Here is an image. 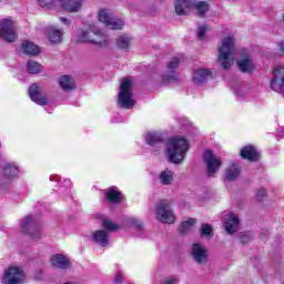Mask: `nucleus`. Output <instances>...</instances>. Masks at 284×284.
I'll list each match as a JSON object with an SVG mask.
<instances>
[{"instance_id": "f257e3e1", "label": "nucleus", "mask_w": 284, "mask_h": 284, "mask_svg": "<svg viewBox=\"0 0 284 284\" xmlns=\"http://www.w3.org/2000/svg\"><path fill=\"white\" fill-rule=\"evenodd\" d=\"M234 59H236V39L234 34L229 33L224 36L219 45V62L224 70L234 65Z\"/></svg>"}, {"instance_id": "f03ea898", "label": "nucleus", "mask_w": 284, "mask_h": 284, "mask_svg": "<svg viewBox=\"0 0 284 284\" xmlns=\"http://www.w3.org/2000/svg\"><path fill=\"white\" fill-rule=\"evenodd\" d=\"M190 150V142L183 136H174L166 145V156L171 163H183Z\"/></svg>"}, {"instance_id": "7ed1b4c3", "label": "nucleus", "mask_w": 284, "mask_h": 284, "mask_svg": "<svg viewBox=\"0 0 284 284\" xmlns=\"http://www.w3.org/2000/svg\"><path fill=\"white\" fill-rule=\"evenodd\" d=\"M132 79L124 78L120 83V92L118 94V105L125 110H132L136 104L132 94Z\"/></svg>"}, {"instance_id": "20e7f679", "label": "nucleus", "mask_w": 284, "mask_h": 284, "mask_svg": "<svg viewBox=\"0 0 284 284\" xmlns=\"http://www.w3.org/2000/svg\"><path fill=\"white\" fill-rule=\"evenodd\" d=\"M85 0H37V3L40 8H54L55 6H60L62 10L65 12H81V8H83V2Z\"/></svg>"}, {"instance_id": "39448f33", "label": "nucleus", "mask_w": 284, "mask_h": 284, "mask_svg": "<svg viewBox=\"0 0 284 284\" xmlns=\"http://www.w3.org/2000/svg\"><path fill=\"white\" fill-rule=\"evenodd\" d=\"M195 8L197 9L200 17H203V14L210 10L207 2H196V0H175V12L179 16L190 14V12Z\"/></svg>"}, {"instance_id": "423d86ee", "label": "nucleus", "mask_w": 284, "mask_h": 284, "mask_svg": "<svg viewBox=\"0 0 284 284\" xmlns=\"http://www.w3.org/2000/svg\"><path fill=\"white\" fill-rule=\"evenodd\" d=\"M80 43H95L97 45H105V36L94 24L89 26L78 33Z\"/></svg>"}, {"instance_id": "0eeeda50", "label": "nucleus", "mask_w": 284, "mask_h": 284, "mask_svg": "<svg viewBox=\"0 0 284 284\" xmlns=\"http://www.w3.org/2000/svg\"><path fill=\"white\" fill-rule=\"evenodd\" d=\"M2 284H23L26 283V271L21 266H9L2 276Z\"/></svg>"}, {"instance_id": "6e6552de", "label": "nucleus", "mask_w": 284, "mask_h": 284, "mask_svg": "<svg viewBox=\"0 0 284 284\" xmlns=\"http://www.w3.org/2000/svg\"><path fill=\"white\" fill-rule=\"evenodd\" d=\"M21 230L24 232V234H28L33 241H39L43 236V229L37 224V221H34V217L32 215H29L24 217L21 222Z\"/></svg>"}, {"instance_id": "1a4fd4ad", "label": "nucleus", "mask_w": 284, "mask_h": 284, "mask_svg": "<svg viewBox=\"0 0 284 284\" xmlns=\"http://www.w3.org/2000/svg\"><path fill=\"white\" fill-rule=\"evenodd\" d=\"M98 18L101 23H104L109 30H121L125 23L123 20L114 18L112 10L100 9Z\"/></svg>"}, {"instance_id": "9d476101", "label": "nucleus", "mask_w": 284, "mask_h": 284, "mask_svg": "<svg viewBox=\"0 0 284 284\" xmlns=\"http://www.w3.org/2000/svg\"><path fill=\"white\" fill-rule=\"evenodd\" d=\"M156 219L161 223H174L176 221V215H174V212L172 211V207L170 206V201L162 200L156 206Z\"/></svg>"}, {"instance_id": "9b49d317", "label": "nucleus", "mask_w": 284, "mask_h": 284, "mask_svg": "<svg viewBox=\"0 0 284 284\" xmlns=\"http://www.w3.org/2000/svg\"><path fill=\"white\" fill-rule=\"evenodd\" d=\"M203 159L206 165L209 176H214V174H216V172H219V170H221V166L223 165L221 156L216 155L211 150L204 152Z\"/></svg>"}, {"instance_id": "f8f14e48", "label": "nucleus", "mask_w": 284, "mask_h": 284, "mask_svg": "<svg viewBox=\"0 0 284 284\" xmlns=\"http://www.w3.org/2000/svg\"><path fill=\"white\" fill-rule=\"evenodd\" d=\"M17 37V30H14V21H12L10 18L0 20V38L4 41H8V43H12Z\"/></svg>"}, {"instance_id": "ddd939ff", "label": "nucleus", "mask_w": 284, "mask_h": 284, "mask_svg": "<svg viewBox=\"0 0 284 284\" xmlns=\"http://www.w3.org/2000/svg\"><path fill=\"white\" fill-rule=\"evenodd\" d=\"M271 90H273V92H284V65L283 64H277L273 68Z\"/></svg>"}, {"instance_id": "4468645a", "label": "nucleus", "mask_w": 284, "mask_h": 284, "mask_svg": "<svg viewBox=\"0 0 284 284\" xmlns=\"http://www.w3.org/2000/svg\"><path fill=\"white\" fill-rule=\"evenodd\" d=\"M29 95L31 101L37 103L38 105H48V97L43 95L41 92V87L34 83L29 88Z\"/></svg>"}, {"instance_id": "2eb2a0df", "label": "nucleus", "mask_w": 284, "mask_h": 284, "mask_svg": "<svg viewBox=\"0 0 284 284\" xmlns=\"http://www.w3.org/2000/svg\"><path fill=\"white\" fill-rule=\"evenodd\" d=\"M192 256L196 263L200 265H205V263H207V248L199 243H195L192 247Z\"/></svg>"}, {"instance_id": "dca6fc26", "label": "nucleus", "mask_w": 284, "mask_h": 284, "mask_svg": "<svg viewBox=\"0 0 284 284\" xmlns=\"http://www.w3.org/2000/svg\"><path fill=\"white\" fill-rule=\"evenodd\" d=\"M179 63H181V60H179V58H173L171 61H169L166 67V74L162 75V83H170V81H174V79L176 78L174 70L179 68Z\"/></svg>"}, {"instance_id": "f3484780", "label": "nucleus", "mask_w": 284, "mask_h": 284, "mask_svg": "<svg viewBox=\"0 0 284 284\" xmlns=\"http://www.w3.org/2000/svg\"><path fill=\"white\" fill-rule=\"evenodd\" d=\"M224 227L227 234H234V232L239 230V217L233 213H229L227 215H225Z\"/></svg>"}, {"instance_id": "a211bd4d", "label": "nucleus", "mask_w": 284, "mask_h": 284, "mask_svg": "<svg viewBox=\"0 0 284 284\" xmlns=\"http://www.w3.org/2000/svg\"><path fill=\"white\" fill-rule=\"evenodd\" d=\"M211 74H212V72H210V70H207V69H196L193 72L192 81H193L194 85H203V83H205V81H207V79H210Z\"/></svg>"}, {"instance_id": "6ab92c4d", "label": "nucleus", "mask_w": 284, "mask_h": 284, "mask_svg": "<svg viewBox=\"0 0 284 284\" xmlns=\"http://www.w3.org/2000/svg\"><path fill=\"white\" fill-rule=\"evenodd\" d=\"M50 263L53 267H58L59 270H68V267H70V260L62 254L52 255Z\"/></svg>"}, {"instance_id": "aec40b11", "label": "nucleus", "mask_w": 284, "mask_h": 284, "mask_svg": "<svg viewBox=\"0 0 284 284\" xmlns=\"http://www.w3.org/2000/svg\"><path fill=\"white\" fill-rule=\"evenodd\" d=\"M241 156L242 159H246L247 161H258L261 155L258 154V151H256L254 146L248 145L244 146L241 150Z\"/></svg>"}, {"instance_id": "412c9836", "label": "nucleus", "mask_w": 284, "mask_h": 284, "mask_svg": "<svg viewBox=\"0 0 284 284\" xmlns=\"http://www.w3.org/2000/svg\"><path fill=\"white\" fill-rule=\"evenodd\" d=\"M237 67L242 72H253L254 71V63L250 59V55L244 54L242 58L237 60Z\"/></svg>"}, {"instance_id": "4be33fe9", "label": "nucleus", "mask_w": 284, "mask_h": 284, "mask_svg": "<svg viewBox=\"0 0 284 284\" xmlns=\"http://www.w3.org/2000/svg\"><path fill=\"white\" fill-rule=\"evenodd\" d=\"M105 196L110 203H121L123 196L121 195V191L116 189V186H112L105 191Z\"/></svg>"}, {"instance_id": "5701e85b", "label": "nucleus", "mask_w": 284, "mask_h": 284, "mask_svg": "<svg viewBox=\"0 0 284 284\" xmlns=\"http://www.w3.org/2000/svg\"><path fill=\"white\" fill-rule=\"evenodd\" d=\"M21 50L24 52V54H30L31 57H34L41 52V50L37 47V44L24 40L21 44Z\"/></svg>"}, {"instance_id": "b1692460", "label": "nucleus", "mask_w": 284, "mask_h": 284, "mask_svg": "<svg viewBox=\"0 0 284 284\" xmlns=\"http://www.w3.org/2000/svg\"><path fill=\"white\" fill-rule=\"evenodd\" d=\"M59 85L65 92H68L70 90H74V88H77V84L74 83V79H72V77H70V75H62L59 79Z\"/></svg>"}, {"instance_id": "393cba45", "label": "nucleus", "mask_w": 284, "mask_h": 284, "mask_svg": "<svg viewBox=\"0 0 284 284\" xmlns=\"http://www.w3.org/2000/svg\"><path fill=\"white\" fill-rule=\"evenodd\" d=\"M93 241L102 245V247H105L108 243H110V234L105 231H97L93 233Z\"/></svg>"}, {"instance_id": "a878e982", "label": "nucleus", "mask_w": 284, "mask_h": 284, "mask_svg": "<svg viewBox=\"0 0 284 284\" xmlns=\"http://www.w3.org/2000/svg\"><path fill=\"white\" fill-rule=\"evenodd\" d=\"M239 176H241V166L239 164H232L225 172L227 181H236Z\"/></svg>"}, {"instance_id": "bb28decb", "label": "nucleus", "mask_w": 284, "mask_h": 284, "mask_svg": "<svg viewBox=\"0 0 284 284\" xmlns=\"http://www.w3.org/2000/svg\"><path fill=\"white\" fill-rule=\"evenodd\" d=\"M48 34L49 41H51L52 43H61V41L63 40V31L54 27L49 28Z\"/></svg>"}, {"instance_id": "cd10ccee", "label": "nucleus", "mask_w": 284, "mask_h": 284, "mask_svg": "<svg viewBox=\"0 0 284 284\" xmlns=\"http://www.w3.org/2000/svg\"><path fill=\"white\" fill-rule=\"evenodd\" d=\"M19 174V166L13 165V164H7L3 168V178L7 181H10V179H14Z\"/></svg>"}, {"instance_id": "c85d7f7f", "label": "nucleus", "mask_w": 284, "mask_h": 284, "mask_svg": "<svg viewBox=\"0 0 284 284\" xmlns=\"http://www.w3.org/2000/svg\"><path fill=\"white\" fill-rule=\"evenodd\" d=\"M160 181L163 185L172 184V181H174V172L170 170L162 171L160 174Z\"/></svg>"}, {"instance_id": "c756f323", "label": "nucleus", "mask_w": 284, "mask_h": 284, "mask_svg": "<svg viewBox=\"0 0 284 284\" xmlns=\"http://www.w3.org/2000/svg\"><path fill=\"white\" fill-rule=\"evenodd\" d=\"M41 70H43V65H41V63H39L37 61L30 60L27 63V72H29V74H39V72H41Z\"/></svg>"}, {"instance_id": "7c9ffc66", "label": "nucleus", "mask_w": 284, "mask_h": 284, "mask_svg": "<svg viewBox=\"0 0 284 284\" xmlns=\"http://www.w3.org/2000/svg\"><path fill=\"white\" fill-rule=\"evenodd\" d=\"M161 134L158 132H149L145 136L148 145H159L161 143Z\"/></svg>"}, {"instance_id": "2f4dec72", "label": "nucleus", "mask_w": 284, "mask_h": 284, "mask_svg": "<svg viewBox=\"0 0 284 284\" xmlns=\"http://www.w3.org/2000/svg\"><path fill=\"white\" fill-rule=\"evenodd\" d=\"M194 225H196V219H187L184 222H182L181 226H180V232L181 234H185L186 232H190V230H192V227H194Z\"/></svg>"}, {"instance_id": "473e14b6", "label": "nucleus", "mask_w": 284, "mask_h": 284, "mask_svg": "<svg viewBox=\"0 0 284 284\" xmlns=\"http://www.w3.org/2000/svg\"><path fill=\"white\" fill-rule=\"evenodd\" d=\"M130 42H131V38L128 36H120L116 39V48H119L120 50H128V48H130Z\"/></svg>"}, {"instance_id": "72a5a7b5", "label": "nucleus", "mask_w": 284, "mask_h": 284, "mask_svg": "<svg viewBox=\"0 0 284 284\" xmlns=\"http://www.w3.org/2000/svg\"><path fill=\"white\" fill-rule=\"evenodd\" d=\"M102 225L104 230H108L109 232H116L119 230V225L114 224V222H112L109 219H104L102 221Z\"/></svg>"}, {"instance_id": "f704fd0d", "label": "nucleus", "mask_w": 284, "mask_h": 284, "mask_svg": "<svg viewBox=\"0 0 284 284\" xmlns=\"http://www.w3.org/2000/svg\"><path fill=\"white\" fill-rule=\"evenodd\" d=\"M126 224H129L130 227H134L135 230H143V223L136 217L126 219Z\"/></svg>"}, {"instance_id": "c9c22d12", "label": "nucleus", "mask_w": 284, "mask_h": 284, "mask_svg": "<svg viewBox=\"0 0 284 284\" xmlns=\"http://www.w3.org/2000/svg\"><path fill=\"white\" fill-rule=\"evenodd\" d=\"M201 234H202V236H210V237H212V234H213L212 225H210V224H202Z\"/></svg>"}, {"instance_id": "e433bc0d", "label": "nucleus", "mask_w": 284, "mask_h": 284, "mask_svg": "<svg viewBox=\"0 0 284 284\" xmlns=\"http://www.w3.org/2000/svg\"><path fill=\"white\" fill-rule=\"evenodd\" d=\"M205 32H207V27L201 26L197 29V37L199 39H205Z\"/></svg>"}, {"instance_id": "4c0bfd02", "label": "nucleus", "mask_w": 284, "mask_h": 284, "mask_svg": "<svg viewBox=\"0 0 284 284\" xmlns=\"http://www.w3.org/2000/svg\"><path fill=\"white\" fill-rule=\"evenodd\" d=\"M265 194H267L266 191H265V189H260V190L257 191V193H256V199H257V201H261V199H263V197L265 196Z\"/></svg>"}, {"instance_id": "58836bf2", "label": "nucleus", "mask_w": 284, "mask_h": 284, "mask_svg": "<svg viewBox=\"0 0 284 284\" xmlns=\"http://www.w3.org/2000/svg\"><path fill=\"white\" fill-rule=\"evenodd\" d=\"M250 241V233H244L241 235V242L242 243H247Z\"/></svg>"}, {"instance_id": "ea45409f", "label": "nucleus", "mask_w": 284, "mask_h": 284, "mask_svg": "<svg viewBox=\"0 0 284 284\" xmlns=\"http://www.w3.org/2000/svg\"><path fill=\"white\" fill-rule=\"evenodd\" d=\"M60 21H61V23H63L64 26H70V24L72 23V21H71L70 19L63 18V17L60 18Z\"/></svg>"}, {"instance_id": "a19ab883", "label": "nucleus", "mask_w": 284, "mask_h": 284, "mask_svg": "<svg viewBox=\"0 0 284 284\" xmlns=\"http://www.w3.org/2000/svg\"><path fill=\"white\" fill-rule=\"evenodd\" d=\"M164 284H176V278L175 277H169L164 281Z\"/></svg>"}, {"instance_id": "79ce46f5", "label": "nucleus", "mask_w": 284, "mask_h": 284, "mask_svg": "<svg viewBox=\"0 0 284 284\" xmlns=\"http://www.w3.org/2000/svg\"><path fill=\"white\" fill-rule=\"evenodd\" d=\"M115 283H123V276L119 273L115 275Z\"/></svg>"}, {"instance_id": "37998d69", "label": "nucleus", "mask_w": 284, "mask_h": 284, "mask_svg": "<svg viewBox=\"0 0 284 284\" xmlns=\"http://www.w3.org/2000/svg\"><path fill=\"white\" fill-rule=\"evenodd\" d=\"M241 92H243V89H237V90L235 91V95H236V97H242Z\"/></svg>"}, {"instance_id": "c03bdc74", "label": "nucleus", "mask_w": 284, "mask_h": 284, "mask_svg": "<svg viewBox=\"0 0 284 284\" xmlns=\"http://www.w3.org/2000/svg\"><path fill=\"white\" fill-rule=\"evenodd\" d=\"M280 50H281V52H283L284 53V41H282V42H280Z\"/></svg>"}, {"instance_id": "a18cd8bd", "label": "nucleus", "mask_w": 284, "mask_h": 284, "mask_svg": "<svg viewBox=\"0 0 284 284\" xmlns=\"http://www.w3.org/2000/svg\"><path fill=\"white\" fill-rule=\"evenodd\" d=\"M282 21H283V23H284V13H283V16H282Z\"/></svg>"}]
</instances>
